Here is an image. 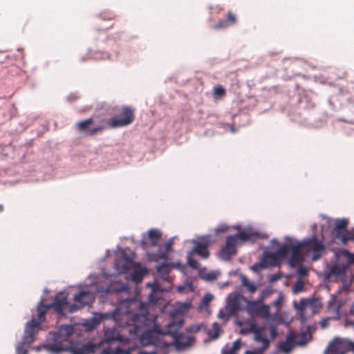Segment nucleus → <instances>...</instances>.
Listing matches in <instances>:
<instances>
[{
  "label": "nucleus",
  "instance_id": "3c124183",
  "mask_svg": "<svg viewBox=\"0 0 354 354\" xmlns=\"http://www.w3.org/2000/svg\"><path fill=\"white\" fill-rule=\"evenodd\" d=\"M245 354H261V351H247Z\"/></svg>",
  "mask_w": 354,
  "mask_h": 354
},
{
  "label": "nucleus",
  "instance_id": "cd10ccee",
  "mask_svg": "<svg viewBox=\"0 0 354 354\" xmlns=\"http://www.w3.org/2000/svg\"><path fill=\"white\" fill-rule=\"evenodd\" d=\"M226 94L225 89L221 85L214 86L213 90V96L214 99L223 98Z\"/></svg>",
  "mask_w": 354,
  "mask_h": 354
},
{
  "label": "nucleus",
  "instance_id": "6ab92c4d",
  "mask_svg": "<svg viewBox=\"0 0 354 354\" xmlns=\"http://www.w3.org/2000/svg\"><path fill=\"white\" fill-rule=\"evenodd\" d=\"M335 238L339 239L343 244L350 241H354V230H345L342 232H337Z\"/></svg>",
  "mask_w": 354,
  "mask_h": 354
},
{
  "label": "nucleus",
  "instance_id": "f704fd0d",
  "mask_svg": "<svg viewBox=\"0 0 354 354\" xmlns=\"http://www.w3.org/2000/svg\"><path fill=\"white\" fill-rule=\"evenodd\" d=\"M100 17L103 20L111 21L116 18V15L111 11L105 10L100 15Z\"/></svg>",
  "mask_w": 354,
  "mask_h": 354
},
{
  "label": "nucleus",
  "instance_id": "ea45409f",
  "mask_svg": "<svg viewBox=\"0 0 354 354\" xmlns=\"http://www.w3.org/2000/svg\"><path fill=\"white\" fill-rule=\"evenodd\" d=\"M143 277V272L142 271H138L132 274V279L136 282H140L142 281Z\"/></svg>",
  "mask_w": 354,
  "mask_h": 354
},
{
  "label": "nucleus",
  "instance_id": "1a4fd4ad",
  "mask_svg": "<svg viewBox=\"0 0 354 354\" xmlns=\"http://www.w3.org/2000/svg\"><path fill=\"white\" fill-rule=\"evenodd\" d=\"M41 324L35 319H32L31 321L26 324L23 337L25 342H28V344H31L34 341L35 334L40 329Z\"/></svg>",
  "mask_w": 354,
  "mask_h": 354
},
{
  "label": "nucleus",
  "instance_id": "4d7b16f0",
  "mask_svg": "<svg viewBox=\"0 0 354 354\" xmlns=\"http://www.w3.org/2000/svg\"><path fill=\"white\" fill-rule=\"evenodd\" d=\"M321 324L323 328L326 327L327 325V320L323 321Z\"/></svg>",
  "mask_w": 354,
  "mask_h": 354
},
{
  "label": "nucleus",
  "instance_id": "f03ea898",
  "mask_svg": "<svg viewBox=\"0 0 354 354\" xmlns=\"http://www.w3.org/2000/svg\"><path fill=\"white\" fill-rule=\"evenodd\" d=\"M135 112L134 108L122 106L117 110V114L108 121L107 125L113 129L128 126L134 121Z\"/></svg>",
  "mask_w": 354,
  "mask_h": 354
},
{
  "label": "nucleus",
  "instance_id": "c9c22d12",
  "mask_svg": "<svg viewBox=\"0 0 354 354\" xmlns=\"http://www.w3.org/2000/svg\"><path fill=\"white\" fill-rule=\"evenodd\" d=\"M130 319L131 321L134 324L136 322H138L140 318V316L136 313V314H127L122 315V319Z\"/></svg>",
  "mask_w": 354,
  "mask_h": 354
},
{
  "label": "nucleus",
  "instance_id": "13d9d810",
  "mask_svg": "<svg viewBox=\"0 0 354 354\" xmlns=\"http://www.w3.org/2000/svg\"><path fill=\"white\" fill-rule=\"evenodd\" d=\"M271 334H272V335H273V336H274V335H275V334H276V330H275V329H274V328H272V330H271Z\"/></svg>",
  "mask_w": 354,
  "mask_h": 354
},
{
  "label": "nucleus",
  "instance_id": "49530a36",
  "mask_svg": "<svg viewBox=\"0 0 354 354\" xmlns=\"http://www.w3.org/2000/svg\"><path fill=\"white\" fill-rule=\"evenodd\" d=\"M300 267L299 268L298 272L301 275H306L307 274V270L305 268L299 265Z\"/></svg>",
  "mask_w": 354,
  "mask_h": 354
},
{
  "label": "nucleus",
  "instance_id": "7c9ffc66",
  "mask_svg": "<svg viewBox=\"0 0 354 354\" xmlns=\"http://www.w3.org/2000/svg\"><path fill=\"white\" fill-rule=\"evenodd\" d=\"M93 119L88 118L85 120L80 121L77 124V127L80 131H84L87 129L88 127L93 124Z\"/></svg>",
  "mask_w": 354,
  "mask_h": 354
},
{
  "label": "nucleus",
  "instance_id": "4c0bfd02",
  "mask_svg": "<svg viewBox=\"0 0 354 354\" xmlns=\"http://www.w3.org/2000/svg\"><path fill=\"white\" fill-rule=\"evenodd\" d=\"M303 290H304V283L301 281H297L294 286V288H293L294 292L297 293V292H301Z\"/></svg>",
  "mask_w": 354,
  "mask_h": 354
},
{
  "label": "nucleus",
  "instance_id": "e2e57ef3",
  "mask_svg": "<svg viewBox=\"0 0 354 354\" xmlns=\"http://www.w3.org/2000/svg\"><path fill=\"white\" fill-rule=\"evenodd\" d=\"M126 324H127V325H131V323H129V322H126Z\"/></svg>",
  "mask_w": 354,
  "mask_h": 354
},
{
  "label": "nucleus",
  "instance_id": "ddd939ff",
  "mask_svg": "<svg viewBox=\"0 0 354 354\" xmlns=\"http://www.w3.org/2000/svg\"><path fill=\"white\" fill-rule=\"evenodd\" d=\"M296 334L290 331L284 342L279 344V349L284 353H290L295 346Z\"/></svg>",
  "mask_w": 354,
  "mask_h": 354
},
{
  "label": "nucleus",
  "instance_id": "e433bc0d",
  "mask_svg": "<svg viewBox=\"0 0 354 354\" xmlns=\"http://www.w3.org/2000/svg\"><path fill=\"white\" fill-rule=\"evenodd\" d=\"M104 129V127L102 125L97 126L91 129H89L86 133V136H91L95 135L97 132L102 131Z\"/></svg>",
  "mask_w": 354,
  "mask_h": 354
},
{
  "label": "nucleus",
  "instance_id": "052dcab7",
  "mask_svg": "<svg viewBox=\"0 0 354 354\" xmlns=\"http://www.w3.org/2000/svg\"><path fill=\"white\" fill-rule=\"evenodd\" d=\"M218 317H219L220 318H222V317H224V315L222 314V312H220V313L218 314Z\"/></svg>",
  "mask_w": 354,
  "mask_h": 354
},
{
  "label": "nucleus",
  "instance_id": "412c9836",
  "mask_svg": "<svg viewBox=\"0 0 354 354\" xmlns=\"http://www.w3.org/2000/svg\"><path fill=\"white\" fill-rule=\"evenodd\" d=\"M51 304L46 305L41 301L37 306V313H38V322L42 324L45 319V315L47 313L48 310L51 308Z\"/></svg>",
  "mask_w": 354,
  "mask_h": 354
},
{
  "label": "nucleus",
  "instance_id": "bf43d9fd",
  "mask_svg": "<svg viewBox=\"0 0 354 354\" xmlns=\"http://www.w3.org/2000/svg\"><path fill=\"white\" fill-rule=\"evenodd\" d=\"M3 211V205L0 204V213L2 212Z\"/></svg>",
  "mask_w": 354,
  "mask_h": 354
},
{
  "label": "nucleus",
  "instance_id": "c85d7f7f",
  "mask_svg": "<svg viewBox=\"0 0 354 354\" xmlns=\"http://www.w3.org/2000/svg\"><path fill=\"white\" fill-rule=\"evenodd\" d=\"M241 279L242 285L247 288L250 292H254L256 291V286L250 282L245 276H241Z\"/></svg>",
  "mask_w": 354,
  "mask_h": 354
},
{
  "label": "nucleus",
  "instance_id": "0e129e2a",
  "mask_svg": "<svg viewBox=\"0 0 354 354\" xmlns=\"http://www.w3.org/2000/svg\"><path fill=\"white\" fill-rule=\"evenodd\" d=\"M313 228L316 229L317 228V225H313Z\"/></svg>",
  "mask_w": 354,
  "mask_h": 354
},
{
  "label": "nucleus",
  "instance_id": "0eeeda50",
  "mask_svg": "<svg viewBox=\"0 0 354 354\" xmlns=\"http://www.w3.org/2000/svg\"><path fill=\"white\" fill-rule=\"evenodd\" d=\"M94 297L93 294L89 291H82L75 296V301L76 304L70 307L69 312L73 313L84 306L90 305L93 303Z\"/></svg>",
  "mask_w": 354,
  "mask_h": 354
},
{
  "label": "nucleus",
  "instance_id": "c03bdc74",
  "mask_svg": "<svg viewBox=\"0 0 354 354\" xmlns=\"http://www.w3.org/2000/svg\"><path fill=\"white\" fill-rule=\"evenodd\" d=\"M204 278L206 279V280H209V281H212V280H214L216 279V274L214 273V272H209L207 273L205 277Z\"/></svg>",
  "mask_w": 354,
  "mask_h": 354
},
{
  "label": "nucleus",
  "instance_id": "a18cd8bd",
  "mask_svg": "<svg viewBox=\"0 0 354 354\" xmlns=\"http://www.w3.org/2000/svg\"><path fill=\"white\" fill-rule=\"evenodd\" d=\"M173 245V241L171 239L169 240L168 242L165 245V249L167 252H169L171 250V247Z\"/></svg>",
  "mask_w": 354,
  "mask_h": 354
},
{
  "label": "nucleus",
  "instance_id": "39448f33",
  "mask_svg": "<svg viewBox=\"0 0 354 354\" xmlns=\"http://www.w3.org/2000/svg\"><path fill=\"white\" fill-rule=\"evenodd\" d=\"M248 311L252 316H259L268 319L270 317V306L257 301L248 302Z\"/></svg>",
  "mask_w": 354,
  "mask_h": 354
},
{
  "label": "nucleus",
  "instance_id": "9d476101",
  "mask_svg": "<svg viewBox=\"0 0 354 354\" xmlns=\"http://www.w3.org/2000/svg\"><path fill=\"white\" fill-rule=\"evenodd\" d=\"M291 257L289 260V263L292 267H297L301 265L303 258L301 252L303 250V247L301 243L296 245L290 243Z\"/></svg>",
  "mask_w": 354,
  "mask_h": 354
},
{
  "label": "nucleus",
  "instance_id": "f8f14e48",
  "mask_svg": "<svg viewBox=\"0 0 354 354\" xmlns=\"http://www.w3.org/2000/svg\"><path fill=\"white\" fill-rule=\"evenodd\" d=\"M104 337L106 342L108 343H112L113 342L127 343L129 341L127 337L120 334L115 326L106 328L104 332Z\"/></svg>",
  "mask_w": 354,
  "mask_h": 354
},
{
  "label": "nucleus",
  "instance_id": "423d86ee",
  "mask_svg": "<svg viewBox=\"0 0 354 354\" xmlns=\"http://www.w3.org/2000/svg\"><path fill=\"white\" fill-rule=\"evenodd\" d=\"M193 243L194 244L193 248L194 253L204 259H207L209 256L208 248L212 243L209 236H202L198 241H194Z\"/></svg>",
  "mask_w": 354,
  "mask_h": 354
},
{
  "label": "nucleus",
  "instance_id": "4be33fe9",
  "mask_svg": "<svg viewBox=\"0 0 354 354\" xmlns=\"http://www.w3.org/2000/svg\"><path fill=\"white\" fill-rule=\"evenodd\" d=\"M161 235L158 230L151 229L148 232V239L150 240L152 246L157 245L160 240Z\"/></svg>",
  "mask_w": 354,
  "mask_h": 354
},
{
  "label": "nucleus",
  "instance_id": "aec40b11",
  "mask_svg": "<svg viewBox=\"0 0 354 354\" xmlns=\"http://www.w3.org/2000/svg\"><path fill=\"white\" fill-rule=\"evenodd\" d=\"M263 328L260 327L257 333H254V339L256 342L262 344V351L268 348L270 342L267 337L263 335Z\"/></svg>",
  "mask_w": 354,
  "mask_h": 354
},
{
  "label": "nucleus",
  "instance_id": "680f3d73",
  "mask_svg": "<svg viewBox=\"0 0 354 354\" xmlns=\"http://www.w3.org/2000/svg\"><path fill=\"white\" fill-rule=\"evenodd\" d=\"M272 242L274 243H276V242H277V241H276L275 239H273V240L272 241Z\"/></svg>",
  "mask_w": 354,
  "mask_h": 354
},
{
  "label": "nucleus",
  "instance_id": "09e8293b",
  "mask_svg": "<svg viewBox=\"0 0 354 354\" xmlns=\"http://www.w3.org/2000/svg\"><path fill=\"white\" fill-rule=\"evenodd\" d=\"M280 279V276L278 274H272L270 277V281L274 282Z\"/></svg>",
  "mask_w": 354,
  "mask_h": 354
},
{
  "label": "nucleus",
  "instance_id": "9b49d317",
  "mask_svg": "<svg viewBox=\"0 0 354 354\" xmlns=\"http://www.w3.org/2000/svg\"><path fill=\"white\" fill-rule=\"evenodd\" d=\"M67 295L65 292H61L56 295L54 301L50 304L51 306L59 315H64V310L68 306Z\"/></svg>",
  "mask_w": 354,
  "mask_h": 354
},
{
  "label": "nucleus",
  "instance_id": "20e7f679",
  "mask_svg": "<svg viewBox=\"0 0 354 354\" xmlns=\"http://www.w3.org/2000/svg\"><path fill=\"white\" fill-rule=\"evenodd\" d=\"M183 325V321L180 320L178 322H171L168 324L167 328L165 330L160 328L158 326L155 325L153 329V332L160 335H172L176 341V346L178 348H184L188 345V344H182L180 340V335L177 333V330L181 328Z\"/></svg>",
  "mask_w": 354,
  "mask_h": 354
},
{
  "label": "nucleus",
  "instance_id": "5701e85b",
  "mask_svg": "<svg viewBox=\"0 0 354 354\" xmlns=\"http://www.w3.org/2000/svg\"><path fill=\"white\" fill-rule=\"evenodd\" d=\"M241 347V339H236L233 342L232 347H225L222 351V354H237Z\"/></svg>",
  "mask_w": 354,
  "mask_h": 354
},
{
  "label": "nucleus",
  "instance_id": "5fc2aeb1",
  "mask_svg": "<svg viewBox=\"0 0 354 354\" xmlns=\"http://www.w3.org/2000/svg\"><path fill=\"white\" fill-rule=\"evenodd\" d=\"M273 304L276 306H278L281 304V300L279 299H278L277 300L274 301L273 302Z\"/></svg>",
  "mask_w": 354,
  "mask_h": 354
},
{
  "label": "nucleus",
  "instance_id": "393cba45",
  "mask_svg": "<svg viewBox=\"0 0 354 354\" xmlns=\"http://www.w3.org/2000/svg\"><path fill=\"white\" fill-rule=\"evenodd\" d=\"M290 250V243L282 245L279 248L274 252L277 257L280 259L286 257Z\"/></svg>",
  "mask_w": 354,
  "mask_h": 354
},
{
  "label": "nucleus",
  "instance_id": "dca6fc26",
  "mask_svg": "<svg viewBox=\"0 0 354 354\" xmlns=\"http://www.w3.org/2000/svg\"><path fill=\"white\" fill-rule=\"evenodd\" d=\"M239 295H230L228 298L227 310L232 314L236 313L241 309V299Z\"/></svg>",
  "mask_w": 354,
  "mask_h": 354
},
{
  "label": "nucleus",
  "instance_id": "72a5a7b5",
  "mask_svg": "<svg viewBox=\"0 0 354 354\" xmlns=\"http://www.w3.org/2000/svg\"><path fill=\"white\" fill-rule=\"evenodd\" d=\"M348 225V221L345 219L342 220H338L336 223L335 227L334 229V231L335 232V234L337 232H342L345 230H346V226Z\"/></svg>",
  "mask_w": 354,
  "mask_h": 354
},
{
  "label": "nucleus",
  "instance_id": "c756f323",
  "mask_svg": "<svg viewBox=\"0 0 354 354\" xmlns=\"http://www.w3.org/2000/svg\"><path fill=\"white\" fill-rule=\"evenodd\" d=\"M346 272V267L344 266L335 265L330 269V274L335 276H340Z\"/></svg>",
  "mask_w": 354,
  "mask_h": 354
},
{
  "label": "nucleus",
  "instance_id": "bb28decb",
  "mask_svg": "<svg viewBox=\"0 0 354 354\" xmlns=\"http://www.w3.org/2000/svg\"><path fill=\"white\" fill-rule=\"evenodd\" d=\"M221 330V329L220 325L218 323L214 322L212 324V328L208 330L207 334L209 337L215 339L219 336Z\"/></svg>",
  "mask_w": 354,
  "mask_h": 354
},
{
  "label": "nucleus",
  "instance_id": "4468645a",
  "mask_svg": "<svg viewBox=\"0 0 354 354\" xmlns=\"http://www.w3.org/2000/svg\"><path fill=\"white\" fill-rule=\"evenodd\" d=\"M230 236L234 237L235 242L236 243H238V241L244 243L248 241H251L254 242L256 241V239L259 238V234L258 232H247L244 230L239 232L236 234L231 235Z\"/></svg>",
  "mask_w": 354,
  "mask_h": 354
},
{
  "label": "nucleus",
  "instance_id": "2eb2a0df",
  "mask_svg": "<svg viewBox=\"0 0 354 354\" xmlns=\"http://www.w3.org/2000/svg\"><path fill=\"white\" fill-rule=\"evenodd\" d=\"M236 23V15L232 12L229 11L226 15L225 21H221L218 23L213 26V29L218 30L221 28H225L230 26L234 25Z\"/></svg>",
  "mask_w": 354,
  "mask_h": 354
},
{
  "label": "nucleus",
  "instance_id": "a878e982",
  "mask_svg": "<svg viewBox=\"0 0 354 354\" xmlns=\"http://www.w3.org/2000/svg\"><path fill=\"white\" fill-rule=\"evenodd\" d=\"M338 121H342L348 124H354V106L350 107L347 111L345 118H340Z\"/></svg>",
  "mask_w": 354,
  "mask_h": 354
},
{
  "label": "nucleus",
  "instance_id": "37998d69",
  "mask_svg": "<svg viewBox=\"0 0 354 354\" xmlns=\"http://www.w3.org/2000/svg\"><path fill=\"white\" fill-rule=\"evenodd\" d=\"M229 227L227 225H223L219 226L218 228L216 229V233H223L228 230Z\"/></svg>",
  "mask_w": 354,
  "mask_h": 354
},
{
  "label": "nucleus",
  "instance_id": "6e6d98bb",
  "mask_svg": "<svg viewBox=\"0 0 354 354\" xmlns=\"http://www.w3.org/2000/svg\"><path fill=\"white\" fill-rule=\"evenodd\" d=\"M141 244H142V246L143 248H145V247L147 246V241L144 239L143 240H142V241H141Z\"/></svg>",
  "mask_w": 354,
  "mask_h": 354
},
{
  "label": "nucleus",
  "instance_id": "f257e3e1",
  "mask_svg": "<svg viewBox=\"0 0 354 354\" xmlns=\"http://www.w3.org/2000/svg\"><path fill=\"white\" fill-rule=\"evenodd\" d=\"M74 327L71 325L61 326L57 332L51 334L45 347L53 354H59L70 351L73 354H91L95 346L91 342H73L72 335Z\"/></svg>",
  "mask_w": 354,
  "mask_h": 354
},
{
  "label": "nucleus",
  "instance_id": "8fccbe9b",
  "mask_svg": "<svg viewBox=\"0 0 354 354\" xmlns=\"http://www.w3.org/2000/svg\"><path fill=\"white\" fill-rule=\"evenodd\" d=\"M348 261L349 263H354V254H348Z\"/></svg>",
  "mask_w": 354,
  "mask_h": 354
},
{
  "label": "nucleus",
  "instance_id": "2f4dec72",
  "mask_svg": "<svg viewBox=\"0 0 354 354\" xmlns=\"http://www.w3.org/2000/svg\"><path fill=\"white\" fill-rule=\"evenodd\" d=\"M149 286L151 287V293L149 295V299L150 301H153L154 302L157 301V299L154 297V295L157 291H159L160 290V286L157 281H154L151 284H148Z\"/></svg>",
  "mask_w": 354,
  "mask_h": 354
},
{
  "label": "nucleus",
  "instance_id": "58836bf2",
  "mask_svg": "<svg viewBox=\"0 0 354 354\" xmlns=\"http://www.w3.org/2000/svg\"><path fill=\"white\" fill-rule=\"evenodd\" d=\"M100 317L101 320L106 319H113L114 320H118L116 313H112L111 314H101L100 315Z\"/></svg>",
  "mask_w": 354,
  "mask_h": 354
},
{
  "label": "nucleus",
  "instance_id": "7ed1b4c3",
  "mask_svg": "<svg viewBox=\"0 0 354 354\" xmlns=\"http://www.w3.org/2000/svg\"><path fill=\"white\" fill-rule=\"evenodd\" d=\"M301 244L303 247V250L306 254H312L313 261H317L320 259L325 250L323 241L318 239L316 236L304 239Z\"/></svg>",
  "mask_w": 354,
  "mask_h": 354
},
{
  "label": "nucleus",
  "instance_id": "473e14b6",
  "mask_svg": "<svg viewBox=\"0 0 354 354\" xmlns=\"http://www.w3.org/2000/svg\"><path fill=\"white\" fill-rule=\"evenodd\" d=\"M30 344H28V342H25L24 339H22V342L19 343L17 346V354H26L28 352V347Z\"/></svg>",
  "mask_w": 354,
  "mask_h": 354
},
{
  "label": "nucleus",
  "instance_id": "de8ad7c7",
  "mask_svg": "<svg viewBox=\"0 0 354 354\" xmlns=\"http://www.w3.org/2000/svg\"><path fill=\"white\" fill-rule=\"evenodd\" d=\"M129 290L128 286L123 285L119 288L115 289L114 291L115 292H122V291H127Z\"/></svg>",
  "mask_w": 354,
  "mask_h": 354
},
{
  "label": "nucleus",
  "instance_id": "79ce46f5",
  "mask_svg": "<svg viewBox=\"0 0 354 354\" xmlns=\"http://www.w3.org/2000/svg\"><path fill=\"white\" fill-rule=\"evenodd\" d=\"M187 263L188 265L194 268V269H197L198 268V261L194 259H192V258H189L188 260H187Z\"/></svg>",
  "mask_w": 354,
  "mask_h": 354
},
{
  "label": "nucleus",
  "instance_id": "f3484780",
  "mask_svg": "<svg viewBox=\"0 0 354 354\" xmlns=\"http://www.w3.org/2000/svg\"><path fill=\"white\" fill-rule=\"evenodd\" d=\"M241 327L240 333L242 335H248L249 333H257L261 326L257 325L254 322H245L239 324Z\"/></svg>",
  "mask_w": 354,
  "mask_h": 354
},
{
  "label": "nucleus",
  "instance_id": "a19ab883",
  "mask_svg": "<svg viewBox=\"0 0 354 354\" xmlns=\"http://www.w3.org/2000/svg\"><path fill=\"white\" fill-rule=\"evenodd\" d=\"M213 298L214 297L212 294H206L202 299V304L203 306H207L209 303L213 299Z\"/></svg>",
  "mask_w": 354,
  "mask_h": 354
},
{
  "label": "nucleus",
  "instance_id": "603ef678",
  "mask_svg": "<svg viewBox=\"0 0 354 354\" xmlns=\"http://www.w3.org/2000/svg\"><path fill=\"white\" fill-rule=\"evenodd\" d=\"M306 333H302V341L299 343L300 344H304L306 341Z\"/></svg>",
  "mask_w": 354,
  "mask_h": 354
},
{
  "label": "nucleus",
  "instance_id": "864d4df0",
  "mask_svg": "<svg viewBox=\"0 0 354 354\" xmlns=\"http://www.w3.org/2000/svg\"><path fill=\"white\" fill-rule=\"evenodd\" d=\"M259 268H262L261 266H260V263L259 264H255L253 267H252V269L255 271H257L258 270Z\"/></svg>",
  "mask_w": 354,
  "mask_h": 354
},
{
  "label": "nucleus",
  "instance_id": "69168bd1",
  "mask_svg": "<svg viewBox=\"0 0 354 354\" xmlns=\"http://www.w3.org/2000/svg\"><path fill=\"white\" fill-rule=\"evenodd\" d=\"M304 304V300L301 301V305Z\"/></svg>",
  "mask_w": 354,
  "mask_h": 354
},
{
  "label": "nucleus",
  "instance_id": "b1692460",
  "mask_svg": "<svg viewBox=\"0 0 354 354\" xmlns=\"http://www.w3.org/2000/svg\"><path fill=\"white\" fill-rule=\"evenodd\" d=\"M171 268L168 264H161L157 266V272L164 280H167Z\"/></svg>",
  "mask_w": 354,
  "mask_h": 354
},
{
  "label": "nucleus",
  "instance_id": "6e6552de",
  "mask_svg": "<svg viewBox=\"0 0 354 354\" xmlns=\"http://www.w3.org/2000/svg\"><path fill=\"white\" fill-rule=\"evenodd\" d=\"M236 243L233 236H228L226 239L225 245L220 250V257L224 260H229L232 255L236 253Z\"/></svg>",
  "mask_w": 354,
  "mask_h": 354
},
{
  "label": "nucleus",
  "instance_id": "a211bd4d",
  "mask_svg": "<svg viewBox=\"0 0 354 354\" xmlns=\"http://www.w3.org/2000/svg\"><path fill=\"white\" fill-rule=\"evenodd\" d=\"M279 259L274 254V253H269L264 255L260 266L262 268H266L269 266H274L277 264Z\"/></svg>",
  "mask_w": 354,
  "mask_h": 354
}]
</instances>
